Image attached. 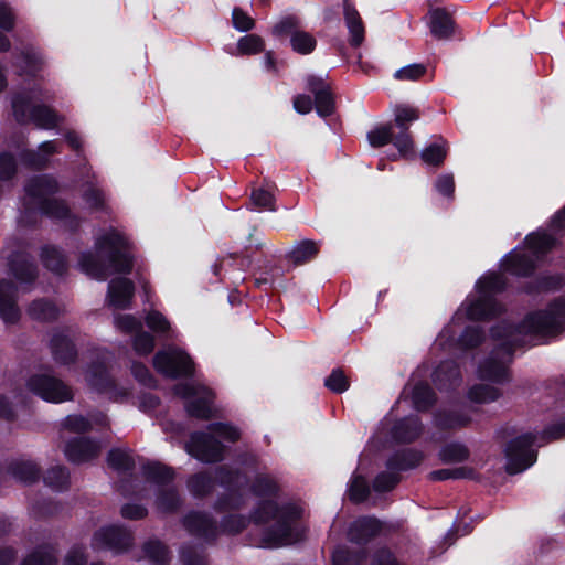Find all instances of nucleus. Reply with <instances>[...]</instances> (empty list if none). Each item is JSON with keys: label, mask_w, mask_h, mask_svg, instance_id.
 <instances>
[{"label": "nucleus", "mask_w": 565, "mask_h": 565, "mask_svg": "<svg viewBox=\"0 0 565 565\" xmlns=\"http://www.w3.org/2000/svg\"><path fill=\"white\" fill-rule=\"evenodd\" d=\"M145 470L147 478L158 484H164L174 478V472L171 468L158 462L149 463Z\"/></svg>", "instance_id": "nucleus-42"}, {"label": "nucleus", "mask_w": 565, "mask_h": 565, "mask_svg": "<svg viewBox=\"0 0 565 565\" xmlns=\"http://www.w3.org/2000/svg\"><path fill=\"white\" fill-rule=\"evenodd\" d=\"M28 315L38 321H51L60 316V309L50 300L36 299L30 303Z\"/></svg>", "instance_id": "nucleus-27"}, {"label": "nucleus", "mask_w": 565, "mask_h": 565, "mask_svg": "<svg viewBox=\"0 0 565 565\" xmlns=\"http://www.w3.org/2000/svg\"><path fill=\"white\" fill-rule=\"evenodd\" d=\"M473 476V471L467 467L460 468H447L431 471L429 473V478L434 481H443L448 479H461V478H471Z\"/></svg>", "instance_id": "nucleus-48"}, {"label": "nucleus", "mask_w": 565, "mask_h": 565, "mask_svg": "<svg viewBox=\"0 0 565 565\" xmlns=\"http://www.w3.org/2000/svg\"><path fill=\"white\" fill-rule=\"evenodd\" d=\"M290 44L294 51L300 54H309L316 47V40L311 34L298 30L291 34Z\"/></svg>", "instance_id": "nucleus-41"}, {"label": "nucleus", "mask_w": 565, "mask_h": 565, "mask_svg": "<svg viewBox=\"0 0 565 565\" xmlns=\"http://www.w3.org/2000/svg\"><path fill=\"white\" fill-rule=\"evenodd\" d=\"M393 137V127L391 125L381 126L367 134V140L373 147H382L391 142Z\"/></svg>", "instance_id": "nucleus-54"}, {"label": "nucleus", "mask_w": 565, "mask_h": 565, "mask_svg": "<svg viewBox=\"0 0 565 565\" xmlns=\"http://www.w3.org/2000/svg\"><path fill=\"white\" fill-rule=\"evenodd\" d=\"M56 190L57 183L52 177L39 175L31 179L25 186L30 209H36L51 217L65 220L70 227L74 228L76 222L71 217L68 207L64 202L52 198Z\"/></svg>", "instance_id": "nucleus-5"}, {"label": "nucleus", "mask_w": 565, "mask_h": 565, "mask_svg": "<svg viewBox=\"0 0 565 565\" xmlns=\"http://www.w3.org/2000/svg\"><path fill=\"white\" fill-rule=\"evenodd\" d=\"M17 305V287L7 280H0V318L7 324H14L20 319Z\"/></svg>", "instance_id": "nucleus-16"}, {"label": "nucleus", "mask_w": 565, "mask_h": 565, "mask_svg": "<svg viewBox=\"0 0 565 565\" xmlns=\"http://www.w3.org/2000/svg\"><path fill=\"white\" fill-rule=\"evenodd\" d=\"M42 97L43 93L39 88L17 94L12 99L15 119L23 124L33 121L38 127L44 129L55 128L60 121L58 115L46 106L34 105V102L40 100Z\"/></svg>", "instance_id": "nucleus-6"}, {"label": "nucleus", "mask_w": 565, "mask_h": 565, "mask_svg": "<svg viewBox=\"0 0 565 565\" xmlns=\"http://www.w3.org/2000/svg\"><path fill=\"white\" fill-rule=\"evenodd\" d=\"M500 396V391L489 384H477L469 391V398L475 403H491Z\"/></svg>", "instance_id": "nucleus-36"}, {"label": "nucleus", "mask_w": 565, "mask_h": 565, "mask_svg": "<svg viewBox=\"0 0 565 565\" xmlns=\"http://www.w3.org/2000/svg\"><path fill=\"white\" fill-rule=\"evenodd\" d=\"M435 383L441 387L451 386L459 381V370L455 362H444L435 371Z\"/></svg>", "instance_id": "nucleus-31"}, {"label": "nucleus", "mask_w": 565, "mask_h": 565, "mask_svg": "<svg viewBox=\"0 0 565 565\" xmlns=\"http://www.w3.org/2000/svg\"><path fill=\"white\" fill-rule=\"evenodd\" d=\"M23 565H56V557L51 547H41L31 553Z\"/></svg>", "instance_id": "nucleus-50"}, {"label": "nucleus", "mask_w": 565, "mask_h": 565, "mask_svg": "<svg viewBox=\"0 0 565 565\" xmlns=\"http://www.w3.org/2000/svg\"><path fill=\"white\" fill-rule=\"evenodd\" d=\"M147 326L154 332L163 334L169 331L170 323L159 311L152 310L146 316Z\"/></svg>", "instance_id": "nucleus-57"}, {"label": "nucleus", "mask_w": 565, "mask_h": 565, "mask_svg": "<svg viewBox=\"0 0 565 565\" xmlns=\"http://www.w3.org/2000/svg\"><path fill=\"white\" fill-rule=\"evenodd\" d=\"M44 482L54 490H63L68 484V472L63 467H53L45 473Z\"/></svg>", "instance_id": "nucleus-46"}, {"label": "nucleus", "mask_w": 565, "mask_h": 565, "mask_svg": "<svg viewBox=\"0 0 565 565\" xmlns=\"http://www.w3.org/2000/svg\"><path fill=\"white\" fill-rule=\"evenodd\" d=\"M349 499L353 502L364 501L369 493L370 488L366 480L362 476H353L348 490Z\"/></svg>", "instance_id": "nucleus-47"}, {"label": "nucleus", "mask_w": 565, "mask_h": 565, "mask_svg": "<svg viewBox=\"0 0 565 565\" xmlns=\"http://www.w3.org/2000/svg\"><path fill=\"white\" fill-rule=\"evenodd\" d=\"M180 497L172 487L161 488L157 497V508L163 513L173 512L180 505Z\"/></svg>", "instance_id": "nucleus-33"}, {"label": "nucleus", "mask_w": 565, "mask_h": 565, "mask_svg": "<svg viewBox=\"0 0 565 565\" xmlns=\"http://www.w3.org/2000/svg\"><path fill=\"white\" fill-rule=\"evenodd\" d=\"M318 253V243L311 239H303L295 244L292 249L289 252L288 257L292 264L299 266L315 259Z\"/></svg>", "instance_id": "nucleus-23"}, {"label": "nucleus", "mask_w": 565, "mask_h": 565, "mask_svg": "<svg viewBox=\"0 0 565 565\" xmlns=\"http://www.w3.org/2000/svg\"><path fill=\"white\" fill-rule=\"evenodd\" d=\"M63 425L65 428L75 431V433H84L92 428V423L89 419L82 415H70L67 416Z\"/></svg>", "instance_id": "nucleus-63"}, {"label": "nucleus", "mask_w": 565, "mask_h": 565, "mask_svg": "<svg viewBox=\"0 0 565 565\" xmlns=\"http://www.w3.org/2000/svg\"><path fill=\"white\" fill-rule=\"evenodd\" d=\"M423 459L422 454L407 450L395 455L388 462L390 468L406 470L416 467Z\"/></svg>", "instance_id": "nucleus-37"}, {"label": "nucleus", "mask_w": 565, "mask_h": 565, "mask_svg": "<svg viewBox=\"0 0 565 565\" xmlns=\"http://www.w3.org/2000/svg\"><path fill=\"white\" fill-rule=\"evenodd\" d=\"M174 391L177 395L189 399L185 406L189 415L200 419L211 417V404L214 396L207 387L193 383H182L178 384Z\"/></svg>", "instance_id": "nucleus-8"}, {"label": "nucleus", "mask_w": 565, "mask_h": 565, "mask_svg": "<svg viewBox=\"0 0 565 565\" xmlns=\"http://www.w3.org/2000/svg\"><path fill=\"white\" fill-rule=\"evenodd\" d=\"M143 552L147 558L158 565L166 564L169 559L167 547L159 541L151 540L145 543Z\"/></svg>", "instance_id": "nucleus-43"}, {"label": "nucleus", "mask_w": 565, "mask_h": 565, "mask_svg": "<svg viewBox=\"0 0 565 565\" xmlns=\"http://www.w3.org/2000/svg\"><path fill=\"white\" fill-rule=\"evenodd\" d=\"M299 515L300 510L296 505L278 507L274 501H264L255 511L254 521L266 525L263 542L267 546H281L299 540Z\"/></svg>", "instance_id": "nucleus-3"}, {"label": "nucleus", "mask_w": 565, "mask_h": 565, "mask_svg": "<svg viewBox=\"0 0 565 565\" xmlns=\"http://www.w3.org/2000/svg\"><path fill=\"white\" fill-rule=\"evenodd\" d=\"M503 267L511 274L526 276L534 269V263L530 256L515 253L504 259Z\"/></svg>", "instance_id": "nucleus-28"}, {"label": "nucleus", "mask_w": 565, "mask_h": 565, "mask_svg": "<svg viewBox=\"0 0 565 565\" xmlns=\"http://www.w3.org/2000/svg\"><path fill=\"white\" fill-rule=\"evenodd\" d=\"M565 436V422L546 428L541 435L526 433L512 439L505 447V469L510 475L519 473L536 461L533 445L542 446L544 443Z\"/></svg>", "instance_id": "nucleus-4"}, {"label": "nucleus", "mask_w": 565, "mask_h": 565, "mask_svg": "<svg viewBox=\"0 0 565 565\" xmlns=\"http://www.w3.org/2000/svg\"><path fill=\"white\" fill-rule=\"evenodd\" d=\"M447 154L446 142L433 143L422 152V159L427 164L440 166Z\"/></svg>", "instance_id": "nucleus-49"}, {"label": "nucleus", "mask_w": 565, "mask_h": 565, "mask_svg": "<svg viewBox=\"0 0 565 565\" xmlns=\"http://www.w3.org/2000/svg\"><path fill=\"white\" fill-rule=\"evenodd\" d=\"M56 152H58V148L55 141H44L38 151L28 152L25 160L30 166L41 168L47 163L49 157Z\"/></svg>", "instance_id": "nucleus-30"}, {"label": "nucleus", "mask_w": 565, "mask_h": 565, "mask_svg": "<svg viewBox=\"0 0 565 565\" xmlns=\"http://www.w3.org/2000/svg\"><path fill=\"white\" fill-rule=\"evenodd\" d=\"M526 244L534 255H540L552 248L554 238L545 233H535L526 237Z\"/></svg>", "instance_id": "nucleus-44"}, {"label": "nucleus", "mask_w": 565, "mask_h": 565, "mask_svg": "<svg viewBox=\"0 0 565 565\" xmlns=\"http://www.w3.org/2000/svg\"><path fill=\"white\" fill-rule=\"evenodd\" d=\"M412 401L417 411H425L435 402V395L428 384L418 383L413 388Z\"/></svg>", "instance_id": "nucleus-32"}, {"label": "nucleus", "mask_w": 565, "mask_h": 565, "mask_svg": "<svg viewBox=\"0 0 565 565\" xmlns=\"http://www.w3.org/2000/svg\"><path fill=\"white\" fill-rule=\"evenodd\" d=\"M108 465L118 471H129L134 467L131 456L122 449H113L107 457Z\"/></svg>", "instance_id": "nucleus-45"}, {"label": "nucleus", "mask_w": 565, "mask_h": 565, "mask_svg": "<svg viewBox=\"0 0 565 565\" xmlns=\"http://www.w3.org/2000/svg\"><path fill=\"white\" fill-rule=\"evenodd\" d=\"M388 525L373 516H363L351 523L348 537L351 542L365 544L382 532L388 530Z\"/></svg>", "instance_id": "nucleus-13"}, {"label": "nucleus", "mask_w": 565, "mask_h": 565, "mask_svg": "<svg viewBox=\"0 0 565 565\" xmlns=\"http://www.w3.org/2000/svg\"><path fill=\"white\" fill-rule=\"evenodd\" d=\"M85 379L89 386L114 402H124L130 395V388L111 379L104 364L89 366Z\"/></svg>", "instance_id": "nucleus-10"}, {"label": "nucleus", "mask_w": 565, "mask_h": 565, "mask_svg": "<svg viewBox=\"0 0 565 565\" xmlns=\"http://www.w3.org/2000/svg\"><path fill=\"white\" fill-rule=\"evenodd\" d=\"M309 88L315 94L317 113L322 116H329L333 111V97L329 88L316 78L309 79Z\"/></svg>", "instance_id": "nucleus-21"}, {"label": "nucleus", "mask_w": 565, "mask_h": 565, "mask_svg": "<svg viewBox=\"0 0 565 565\" xmlns=\"http://www.w3.org/2000/svg\"><path fill=\"white\" fill-rule=\"evenodd\" d=\"M44 266L53 273L63 274L66 270L64 255L54 246H44L41 253Z\"/></svg>", "instance_id": "nucleus-29"}, {"label": "nucleus", "mask_w": 565, "mask_h": 565, "mask_svg": "<svg viewBox=\"0 0 565 565\" xmlns=\"http://www.w3.org/2000/svg\"><path fill=\"white\" fill-rule=\"evenodd\" d=\"M134 542L130 531L119 525H107L97 530L92 539L95 551H111L115 554L127 552Z\"/></svg>", "instance_id": "nucleus-9"}, {"label": "nucleus", "mask_w": 565, "mask_h": 565, "mask_svg": "<svg viewBox=\"0 0 565 565\" xmlns=\"http://www.w3.org/2000/svg\"><path fill=\"white\" fill-rule=\"evenodd\" d=\"M183 523L190 533L204 539H213L217 533L216 524L203 513H189Z\"/></svg>", "instance_id": "nucleus-19"}, {"label": "nucleus", "mask_w": 565, "mask_h": 565, "mask_svg": "<svg viewBox=\"0 0 565 565\" xmlns=\"http://www.w3.org/2000/svg\"><path fill=\"white\" fill-rule=\"evenodd\" d=\"M324 385L334 393H342L349 388V381L341 370H333L324 380Z\"/></svg>", "instance_id": "nucleus-56"}, {"label": "nucleus", "mask_w": 565, "mask_h": 565, "mask_svg": "<svg viewBox=\"0 0 565 565\" xmlns=\"http://www.w3.org/2000/svg\"><path fill=\"white\" fill-rule=\"evenodd\" d=\"M430 31L437 39L450 38L454 32L450 15L441 9L433 10L430 12Z\"/></svg>", "instance_id": "nucleus-25"}, {"label": "nucleus", "mask_w": 565, "mask_h": 565, "mask_svg": "<svg viewBox=\"0 0 565 565\" xmlns=\"http://www.w3.org/2000/svg\"><path fill=\"white\" fill-rule=\"evenodd\" d=\"M419 118L417 108L398 105L394 108V124L398 129H408V125Z\"/></svg>", "instance_id": "nucleus-40"}, {"label": "nucleus", "mask_w": 565, "mask_h": 565, "mask_svg": "<svg viewBox=\"0 0 565 565\" xmlns=\"http://www.w3.org/2000/svg\"><path fill=\"white\" fill-rule=\"evenodd\" d=\"M397 482L398 478L395 473L382 472L374 479L373 489L376 492L391 491Z\"/></svg>", "instance_id": "nucleus-62"}, {"label": "nucleus", "mask_w": 565, "mask_h": 565, "mask_svg": "<svg viewBox=\"0 0 565 565\" xmlns=\"http://www.w3.org/2000/svg\"><path fill=\"white\" fill-rule=\"evenodd\" d=\"M115 327L125 333H137L142 329L140 320L131 315H118L114 319Z\"/></svg>", "instance_id": "nucleus-53"}, {"label": "nucleus", "mask_w": 565, "mask_h": 565, "mask_svg": "<svg viewBox=\"0 0 565 565\" xmlns=\"http://www.w3.org/2000/svg\"><path fill=\"white\" fill-rule=\"evenodd\" d=\"M439 456L445 463H456L467 460L469 457V451L461 444H448L443 447Z\"/></svg>", "instance_id": "nucleus-39"}, {"label": "nucleus", "mask_w": 565, "mask_h": 565, "mask_svg": "<svg viewBox=\"0 0 565 565\" xmlns=\"http://www.w3.org/2000/svg\"><path fill=\"white\" fill-rule=\"evenodd\" d=\"M398 134L393 132L391 142L402 154H407L413 150V140L408 129H398Z\"/></svg>", "instance_id": "nucleus-61"}, {"label": "nucleus", "mask_w": 565, "mask_h": 565, "mask_svg": "<svg viewBox=\"0 0 565 565\" xmlns=\"http://www.w3.org/2000/svg\"><path fill=\"white\" fill-rule=\"evenodd\" d=\"M132 345L137 354L147 355L151 353L154 348V339L150 333L141 329L136 333Z\"/></svg>", "instance_id": "nucleus-52"}, {"label": "nucleus", "mask_w": 565, "mask_h": 565, "mask_svg": "<svg viewBox=\"0 0 565 565\" xmlns=\"http://www.w3.org/2000/svg\"><path fill=\"white\" fill-rule=\"evenodd\" d=\"M188 489L194 497H204L213 488V479L207 473H196L189 478Z\"/></svg>", "instance_id": "nucleus-35"}, {"label": "nucleus", "mask_w": 565, "mask_h": 565, "mask_svg": "<svg viewBox=\"0 0 565 565\" xmlns=\"http://www.w3.org/2000/svg\"><path fill=\"white\" fill-rule=\"evenodd\" d=\"M83 198L90 209H104L105 206L104 193L94 184H87L83 192Z\"/></svg>", "instance_id": "nucleus-55"}, {"label": "nucleus", "mask_w": 565, "mask_h": 565, "mask_svg": "<svg viewBox=\"0 0 565 565\" xmlns=\"http://www.w3.org/2000/svg\"><path fill=\"white\" fill-rule=\"evenodd\" d=\"M565 321V298L553 302L548 310L530 315L521 326L514 328L501 323L492 329L498 347L479 366V376L493 382H503L508 376V363L513 348L524 344L523 335H552L562 331Z\"/></svg>", "instance_id": "nucleus-1"}, {"label": "nucleus", "mask_w": 565, "mask_h": 565, "mask_svg": "<svg viewBox=\"0 0 565 565\" xmlns=\"http://www.w3.org/2000/svg\"><path fill=\"white\" fill-rule=\"evenodd\" d=\"M185 450L200 461L216 462L223 458L224 447L212 435L195 433L185 445Z\"/></svg>", "instance_id": "nucleus-12"}, {"label": "nucleus", "mask_w": 565, "mask_h": 565, "mask_svg": "<svg viewBox=\"0 0 565 565\" xmlns=\"http://www.w3.org/2000/svg\"><path fill=\"white\" fill-rule=\"evenodd\" d=\"M502 310L492 297L479 295V297L471 301L467 307V316L471 320H482L497 316Z\"/></svg>", "instance_id": "nucleus-20"}, {"label": "nucleus", "mask_w": 565, "mask_h": 565, "mask_svg": "<svg viewBox=\"0 0 565 565\" xmlns=\"http://www.w3.org/2000/svg\"><path fill=\"white\" fill-rule=\"evenodd\" d=\"M209 430L228 441H236L241 437V433L236 427L224 423L211 424Z\"/></svg>", "instance_id": "nucleus-58"}, {"label": "nucleus", "mask_w": 565, "mask_h": 565, "mask_svg": "<svg viewBox=\"0 0 565 565\" xmlns=\"http://www.w3.org/2000/svg\"><path fill=\"white\" fill-rule=\"evenodd\" d=\"M9 273L21 284L32 282L38 277V268L24 252H12L7 257Z\"/></svg>", "instance_id": "nucleus-14"}, {"label": "nucleus", "mask_w": 565, "mask_h": 565, "mask_svg": "<svg viewBox=\"0 0 565 565\" xmlns=\"http://www.w3.org/2000/svg\"><path fill=\"white\" fill-rule=\"evenodd\" d=\"M504 285L505 281L501 275L489 274L478 281L477 288L479 290V295L492 297V294L502 290L504 288Z\"/></svg>", "instance_id": "nucleus-38"}, {"label": "nucleus", "mask_w": 565, "mask_h": 565, "mask_svg": "<svg viewBox=\"0 0 565 565\" xmlns=\"http://www.w3.org/2000/svg\"><path fill=\"white\" fill-rule=\"evenodd\" d=\"M15 25V13L10 4L0 2V29L12 31Z\"/></svg>", "instance_id": "nucleus-64"}, {"label": "nucleus", "mask_w": 565, "mask_h": 565, "mask_svg": "<svg viewBox=\"0 0 565 565\" xmlns=\"http://www.w3.org/2000/svg\"><path fill=\"white\" fill-rule=\"evenodd\" d=\"M153 365L158 372L169 377L190 375L193 370L190 356L177 349L158 352L153 358Z\"/></svg>", "instance_id": "nucleus-11"}, {"label": "nucleus", "mask_w": 565, "mask_h": 565, "mask_svg": "<svg viewBox=\"0 0 565 565\" xmlns=\"http://www.w3.org/2000/svg\"><path fill=\"white\" fill-rule=\"evenodd\" d=\"M96 254L84 253L79 258L81 269L97 280H106L114 273L128 274L132 260L127 253L126 239L116 231H110L95 242Z\"/></svg>", "instance_id": "nucleus-2"}, {"label": "nucleus", "mask_w": 565, "mask_h": 565, "mask_svg": "<svg viewBox=\"0 0 565 565\" xmlns=\"http://www.w3.org/2000/svg\"><path fill=\"white\" fill-rule=\"evenodd\" d=\"M100 449L102 447L96 440L78 437L66 444L64 452L72 462L82 463L96 458Z\"/></svg>", "instance_id": "nucleus-15"}, {"label": "nucleus", "mask_w": 565, "mask_h": 565, "mask_svg": "<svg viewBox=\"0 0 565 565\" xmlns=\"http://www.w3.org/2000/svg\"><path fill=\"white\" fill-rule=\"evenodd\" d=\"M135 294V286L130 279H113L108 285L107 301L116 309H126L130 306Z\"/></svg>", "instance_id": "nucleus-17"}, {"label": "nucleus", "mask_w": 565, "mask_h": 565, "mask_svg": "<svg viewBox=\"0 0 565 565\" xmlns=\"http://www.w3.org/2000/svg\"><path fill=\"white\" fill-rule=\"evenodd\" d=\"M344 20L351 34L350 43L359 46L364 40V26L359 12L348 2L344 3Z\"/></svg>", "instance_id": "nucleus-24"}, {"label": "nucleus", "mask_w": 565, "mask_h": 565, "mask_svg": "<svg viewBox=\"0 0 565 565\" xmlns=\"http://www.w3.org/2000/svg\"><path fill=\"white\" fill-rule=\"evenodd\" d=\"M237 50L242 54H257L264 50V41L256 34H248L239 39Z\"/></svg>", "instance_id": "nucleus-51"}, {"label": "nucleus", "mask_w": 565, "mask_h": 565, "mask_svg": "<svg viewBox=\"0 0 565 565\" xmlns=\"http://www.w3.org/2000/svg\"><path fill=\"white\" fill-rule=\"evenodd\" d=\"M9 473L23 483H32L40 477L38 466L28 460H17L10 463Z\"/></svg>", "instance_id": "nucleus-26"}, {"label": "nucleus", "mask_w": 565, "mask_h": 565, "mask_svg": "<svg viewBox=\"0 0 565 565\" xmlns=\"http://www.w3.org/2000/svg\"><path fill=\"white\" fill-rule=\"evenodd\" d=\"M250 200L257 207L275 211L274 195L264 189H254L250 194Z\"/></svg>", "instance_id": "nucleus-59"}, {"label": "nucleus", "mask_w": 565, "mask_h": 565, "mask_svg": "<svg viewBox=\"0 0 565 565\" xmlns=\"http://www.w3.org/2000/svg\"><path fill=\"white\" fill-rule=\"evenodd\" d=\"M423 431V425L418 417L409 416L397 422L393 428V436L404 443H411L418 438Z\"/></svg>", "instance_id": "nucleus-22"}, {"label": "nucleus", "mask_w": 565, "mask_h": 565, "mask_svg": "<svg viewBox=\"0 0 565 565\" xmlns=\"http://www.w3.org/2000/svg\"><path fill=\"white\" fill-rule=\"evenodd\" d=\"M470 422L467 415L458 412H440L435 416V424L439 428L450 429L466 426Z\"/></svg>", "instance_id": "nucleus-34"}, {"label": "nucleus", "mask_w": 565, "mask_h": 565, "mask_svg": "<svg viewBox=\"0 0 565 565\" xmlns=\"http://www.w3.org/2000/svg\"><path fill=\"white\" fill-rule=\"evenodd\" d=\"M28 388L35 395L50 403H63L72 401L73 390L61 379L47 374L36 373L26 381Z\"/></svg>", "instance_id": "nucleus-7"}, {"label": "nucleus", "mask_w": 565, "mask_h": 565, "mask_svg": "<svg viewBox=\"0 0 565 565\" xmlns=\"http://www.w3.org/2000/svg\"><path fill=\"white\" fill-rule=\"evenodd\" d=\"M425 71L423 64H412L396 71L394 76L398 81H417L425 74Z\"/></svg>", "instance_id": "nucleus-60"}, {"label": "nucleus", "mask_w": 565, "mask_h": 565, "mask_svg": "<svg viewBox=\"0 0 565 565\" xmlns=\"http://www.w3.org/2000/svg\"><path fill=\"white\" fill-rule=\"evenodd\" d=\"M51 350L54 360L60 364H71L75 361L77 352L63 331H54L51 338Z\"/></svg>", "instance_id": "nucleus-18"}]
</instances>
